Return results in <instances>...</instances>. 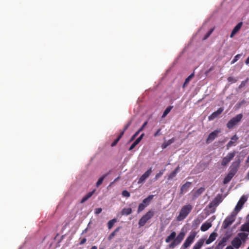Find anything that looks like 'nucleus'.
I'll return each instance as SVG.
<instances>
[{"label": "nucleus", "mask_w": 249, "mask_h": 249, "mask_svg": "<svg viewBox=\"0 0 249 249\" xmlns=\"http://www.w3.org/2000/svg\"><path fill=\"white\" fill-rule=\"evenodd\" d=\"M226 249H234L233 247L231 246H228L226 247Z\"/></svg>", "instance_id": "obj_55"}, {"label": "nucleus", "mask_w": 249, "mask_h": 249, "mask_svg": "<svg viewBox=\"0 0 249 249\" xmlns=\"http://www.w3.org/2000/svg\"><path fill=\"white\" fill-rule=\"evenodd\" d=\"M249 80V78H247L244 81H242L241 83L240 84V85L238 87V88L239 89H241L242 88L244 87V86H245L246 84H247V82Z\"/></svg>", "instance_id": "obj_41"}, {"label": "nucleus", "mask_w": 249, "mask_h": 249, "mask_svg": "<svg viewBox=\"0 0 249 249\" xmlns=\"http://www.w3.org/2000/svg\"><path fill=\"white\" fill-rule=\"evenodd\" d=\"M245 102V100H243L239 104V105H241V104L244 103Z\"/></svg>", "instance_id": "obj_62"}, {"label": "nucleus", "mask_w": 249, "mask_h": 249, "mask_svg": "<svg viewBox=\"0 0 249 249\" xmlns=\"http://www.w3.org/2000/svg\"><path fill=\"white\" fill-rule=\"evenodd\" d=\"M237 236L241 240V241L245 242L248 236V234L245 232H240L238 233Z\"/></svg>", "instance_id": "obj_31"}, {"label": "nucleus", "mask_w": 249, "mask_h": 249, "mask_svg": "<svg viewBox=\"0 0 249 249\" xmlns=\"http://www.w3.org/2000/svg\"><path fill=\"white\" fill-rule=\"evenodd\" d=\"M121 228H122V227H121V226H119V227H117V228H116V229L113 231V232H114L115 234H116V233H117V232H118L120 231V230L121 229Z\"/></svg>", "instance_id": "obj_52"}, {"label": "nucleus", "mask_w": 249, "mask_h": 249, "mask_svg": "<svg viewBox=\"0 0 249 249\" xmlns=\"http://www.w3.org/2000/svg\"><path fill=\"white\" fill-rule=\"evenodd\" d=\"M215 219V215H213L212 216L211 218H210L207 221L208 222H210V223L212 224V222Z\"/></svg>", "instance_id": "obj_50"}, {"label": "nucleus", "mask_w": 249, "mask_h": 249, "mask_svg": "<svg viewBox=\"0 0 249 249\" xmlns=\"http://www.w3.org/2000/svg\"><path fill=\"white\" fill-rule=\"evenodd\" d=\"M196 233L195 231L191 232L189 236L186 239L182 246L184 248H187L190 246L192 243L194 242L195 238L196 236Z\"/></svg>", "instance_id": "obj_7"}, {"label": "nucleus", "mask_w": 249, "mask_h": 249, "mask_svg": "<svg viewBox=\"0 0 249 249\" xmlns=\"http://www.w3.org/2000/svg\"><path fill=\"white\" fill-rule=\"evenodd\" d=\"M235 154L236 152L235 151L229 153L226 157L223 158L221 165L223 166L227 165L235 156Z\"/></svg>", "instance_id": "obj_10"}, {"label": "nucleus", "mask_w": 249, "mask_h": 249, "mask_svg": "<svg viewBox=\"0 0 249 249\" xmlns=\"http://www.w3.org/2000/svg\"><path fill=\"white\" fill-rule=\"evenodd\" d=\"M131 124H132V121L131 120H130L129 121H128L127 122V123L126 124V125L124 126L123 130L121 132H123V134H124V133L125 131H126L127 129V128Z\"/></svg>", "instance_id": "obj_39"}, {"label": "nucleus", "mask_w": 249, "mask_h": 249, "mask_svg": "<svg viewBox=\"0 0 249 249\" xmlns=\"http://www.w3.org/2000/svg\"><path fill=\"white\" fill-rule=\"evenodd\" d=\"M176 141V139L173 137L172 139L169 140L167 142H164L161 145V148L164 149L167 147L169 145L174 143Z\"/></svg>", "instance_id": "obj_22"}, {"label": "nucleus", "mask_w": 249, "mask_h": 249, "mask_svg": "<svg viewBox=\"0 0 249 249\" xmlns=\"http://www.w3.org/2000/svg\"><path fill=\"white\" fill-rule=\"evenodd\" d=\"M118 142H117L115 140L113 141V142H112V143L111 144V147H114L115 146L117 143H118Z\"/></svg>", "instance_id": "obj_53"}, {"label": "nucleus", "mask_w": 249, "mask_h": 249, "mask_svg": "<svg viewBox=\"0 0 249 249\" xmlns=\"http://www.w3.org/2000/svg\"><path fill=\"white\" fill-rule=\"evenodd\" d=\"M155 214L154 210H150L144 215H143L139 220L138 222L139 227H143L146 223Z\"/></svg>", "instance_id": "obj_3"}, {"label": "nucleus", "mask_w": 249, "mask_h": 249, "mask_svg": "<svg viewBox=\"0 0 249 249\" xmlns=\"http://www.w3.org/2000/svg\"><path fill=\"white\" fill-rule=\"evenodd\" d=\"M95 192V190H93L91 192H89L83 198L81 199L80 201L81 203H84L87 200H88L91 196L93 195Z\"/></svg>", "instance_id": "obj_25"}, {"label": "nucleus", "mask_w": 249, "mask_h": 249, "mask_svg": "<svg viewBox=\"0 0 249 249\" xmlns=\"http://www.w3.org/2000/svg\"><path fill=\"white\" fill-rule=\"evenodd\" d=\"M124 135L123 134V132H121L120 135L118 136V137L115 139V140L117 141V142H119L120 141V140L121 139V138L123 137V136Z\"/></svg>", "instance_id": "obj_49"}, {"label": "nucleus", "mask_w": 249, "mask_h": 249, "mask_svg": "<svg viewBox=\"0 0 249 249\" xmlns=\"http://www.w3.org/2000/svg\"><path fill=\"white\" fill-rule=\"evenodd\" d=\"M223 200L222 194H218L215 198L209 204L208 207L211 209L216 207Z\"/></svg>", "instance_id": "obj_6"}, {"label": "nucleus", "mask_w": 249, "mask_h": 249, "mask_svg": "<svg viewBox=\"0 0 249 249\" xmlns=\"http://www.w3.org/2000/svg\"><path fill=\"white\" fill-rule=\"evenodd\" d=\"M144 136V134L142 133L135 141L138 144L142 141Z\"/></svg>", "instance_id": "obj_43"}, {"label": "nucleus", "mask_w": 249, "mask_h": 249, "mask_svg": "<svg viewBox=\"0 0 249 249\" xmlns=\"http://www.w3.org/2000/svg\"><path fill=\"white\" fill-rule=\"evenodd\" d=\"M227 80L230 84L234 83L238 80L237 78L230 76L228 78Z\"/></svg>", "instance_id": "obj_37"}, {"label": "nucleus", "mask_w": 249, "mask_h": 249, "mask_svg": "<svg viewBox=\"0 0 249 249\" xmlns=\"http://www.w3.org/2000/svg\"><path fill=\"white\" fill-rule=\"evenodd\" d=\"M245 62H249V56L247 59V60H246Z\"/></svg>", "instance_id": "obj_64"}, {"label": "nucleus", "mask_w": 249, "mask_h": 249, "mask_svg": "<svg viewBox=\"0 0 249 249\" xmlns=\"http://www.w3.org/2000/svg\"><path fill=\"white\" fill-rule=\"evenodd\" d=\"M213 29H211V30H210L208 32H209L210 34H211L212 33V32H213Z\"/></svg>", "instance_id": "obj_59"}, {"label": "nucleus", "mask_w": 249, "mask_h": 249, "mask_svg": "<svg viewBox=\"0 0 249 249\" xmlns=\"http://www.w3.org/2000/svg\"><path fill=\"white\" fill-rule=\"evenodd\" d=\"M173 108V106H169L167 107H166V108L163 111V113L162 115L161 118H165L168 115V114L170 112V111L171 110V109Z\"/></svg>", "instance_id": "obj_33"}, {"label": "nucleus", "mask_w": 249, "mask_h": 249, "mask_svg": "<svg viewBox=\"0 0 249 249\" xmlns=\"http://www.w3.org/2000/svg\"><path fill=\"white\" fill-rule=\"evenodd\" d=\"M90 249H97V247L96 246H93Z\"/></svg>", "instance_id": "obj_58"}, {"label": "nucleus", "mask_w": 249, "mask_h": 249, "mask_svg": "<svg viewBox=\"0 0 249 249\" xmlns=\"http://www.w3.org/2000/svg\"><path fill=\"white\" fill-rule=\"evenodd\" d=\"M205 239L201 238L199 239L194 246L193 249H200L203 246Z\"/></svg>", "instance_id": "obj_27"}, {"label": "nucleus", "mask_w": 249, "mask_h": 249, "mask_svg": "<svg viewBox=\"0 0 249 249\" xmlns=\"http://www.w3.org/2000/svg\"><path fill=\"white\" fill-rule=\"evenodd\" d=\"M147 121L145 122L143 124L142 126L139 129V130L136 132H135V133L131 137V138H130V139L129 141V142H130L133 141L135 139V138L138 136V135L139 134V133L142 131L143 130V129H144L145 126L147 125Z\"/></svg>", "instance_id": "obj_17"}, {"label": "nucleus", "mask_w": 249, "mask_h": 249, "mask_svg": "<svg viewBox=\"0 0 249 249\" xmlns=\"http://www.w3.org/2000/svg\"><path fill=\"white\" fill-rule=\"evenodd\" d=\"M87 230H88V228L85 229L83 231L82 233H84L86 232L87 231Z\"/></svg>", "instance_id": "obj_61"}, {"label": "nucleus", "mask_w": 249, "mask_h": 249, "mask_svg": "<svg viewBox=\"0 0 249 249\" xmlns=\"http://www.w3.org/2000/svg\"><path fill=\"white\" fill-rule=\"evenodd\" d=\"M86 241H87L86 238H83L81 240V241L80 242L79 244H80V245H83V244H84L85 243H86Z\"/></svg>", "instance_id": "obj_51"}, {"label": "nucleus", "mask_w": 249, "mask_h": 249, "mask_svg": "<svg viewBox=\"0 0 249 249\" xmlns=\"http://www.w3.org/2000/svg\"><path fill=\"white\" fill-rule=\"evenodd\" d=\"M237 214L234 212H232L223 221L222 227L226 229L228 228L235 220V217Z\"/></svg>", "instance_id": "obj_5"}, {"label": "nucleus", "mask_w": 249, "mask_h": 249, "mask_svg": "<svg viewBox=\"0 0 249 249\" xmlns=\"http://www.w3.org/2000/svg\"><path fill=\"white\" fill-rule=\"evenodd\" d=\"M161 128H159L158 129L157 131L154 134V136L155 137H157L159 136H160V135H161Z\"/></svg>", "instance_id": "obj_44"}, {"label": "nucleus", "mask_w": 249, "mask_h": 249, "mask_svg": "<svg viewBox=\"0 0 249 249\" xmlns=\"http://www.w3.org/2000/svg\"><path fill=\"white\" fill-rule=\"evenodd\" d=\"M230 237V235H227L223 237L222 239L218 242L215 248L218 249H223V247L226 245V243L227 240L229 239Z\"/></svg>", "instance_id": "obj_14"}, {"label": "nucleus", "mask_w": 249, "mask_h": 249, "mask_svg": "<svg viewBox=\"0 0 249 249\" xmlns=\"http://www.w3.org/2000/svg\"><path fill=\"white\" fill-rule=\"evenodd\" d=\"M214 66H212L208 70L205 71L204 73L206 75V76H209L211 75V72L214 71Z\"/></svg>", "instance_id": "obj_36"}, {"label": "nucleus", "mask_w": 249, "mask_h": 249, "mask_svg": "<svg viewBox=\"0 0 249 249\" xmlns=\"http://www.w3.org/2000/svg\"><path fill=\"white\" fill-rule=\"evenodd\" d=\"M165 171V168L160 171V172L156 175L155 178H154V180H157L158 179H159L163 174Z\"/></svg>", "instance_id": "obj_35"}, {"label": "nucleus", "mask_w": 249, "mask_h": 249, "mask_svg": "<svg viewBox=\"0 0 249 249\" xmlns=\"http://www.w3.org/2000/svg\"><path fill=\"white\" fill-rule=\"evenodd\" d=\"M239 139V137L235 134L232 137H231V140L228 142L226 145L227 149H229L230 147H231L234 144L237 142Z\"/></svg>", "instance_id": "obj_15"}, {"label": "nucleus", "mask_w": 249, "mask_h": 249, "mask_svg": "<svg viewBox=\"0 0 249 249\" xmlns=\"http://www.w3.org/2000/svg\"><path fill=\"white\" fill-rule=\"evenodd\" d=\"M201 222V220L198 218H196L193 221V226H197Z\"/></svg>", "instance_id": "obj_40"}, {"label": "nucleus", "mask_w": 249, "mask_h": 249, "mask_svg": "<svg viewBox=\"0 0 249 249\" xmlns=\"http://www.w3.org/2000/svg\"><path fill=\"white\" fill-rule=\"evenodd\" d=\"M212 224L208 222L207 221L204 222L201 226L200 230L202 231H207L210 228L212 227Z\"/></svg>", "instance_id": "obj_26"}, {"label": "nucleus", "mask_w": 249, "mask_h": 249, "mask_svg": "<svg viewBox=\"0 0 249 249\" xmlns=\"http://www.w3.org/2000/svg\"><path fill=\"white\" fill-rule=\"evenodd\" d=\"M180 171V168L178 166L173 171H172L168 176V179L170 180L174 178L177 174Z\"/></svg>", "instance_id": "obj_23"}, {"label": "nucleus", "mask_w": 249, "mask_h": 249, "mask_svg": "<svg viewBox=\"0 0 249 249\" xmlns=\"http://www.w3.org/2000/svg\"><path fill=\"white\" fill-rule=\"evenodd\" d=\"M102 211V209L101 208H98L95 209L94 213L96 214H98L100 213Z\"/></svg>", "instance_id": "obj_47"}, {"label": "nucleus", "mask_w": 249, "mask_h": 249, "mask_svg": "<svg viewBox=\"0 0 249 249\" xmlns=\"http://www.w3.org/2000/svg\"><path fill=\"white\" fill-rule=\"evenodd\" d=\"M145 208H146V206L145 205H144L142 203H140L138 206V210H137L138 213H141Z\"/></svg>", "instance_id": "obj_38"}, {"label": "nucleus", "mask_w": 249, "mask_h": 249, "mask_svg": "<svg viewBox=\"0 0 249 249\" xmlns=\"http://www.w3.org/2000/svg\"><path fill=\"white\" fill-rule=\"evenodd\" d=\"M154 196L153 195H151L148 196L146 198H144L142 202V203L146 206V207L148 206L151 202V201L153 199Z\"/></svg>", "instance_id": "obj_24"}, {"label": "nucleus", "mask_w": 249, "mask_h": 249, "mask_svg": "<svg viewBox=\"0 0 249 249\" xmlns=\"http://www.w3.org/2000/svg\"><path fill=\"white\" fill-rule=\"evenodd\" d=\"M114 183V182H113V181L112 182H111L110 184L109 185V186H111L113 185V184Z\"/></svg>", "instance_id": "obj_63"}, {"label": "nucleus", "mask_w": 249, "mask_h": 249, "mask_svg": "<svg viewBox=\"0 0 249 249\" xmlns=\"http://www.w3.org/2000/svg\"><path fill=\"white\" fill-rule=\"evenodd\" d=\"M115 235H116V234L113 231L108 236V240H111Z\"/></svg>", "instance_id": "obj_48"}, {"label": "nucleus", "mask_w": 249, "mask_h": 249, "mask_svg": "<svg viewBox=\"0 0 249 249\" xmlns=\"http://www.w3.org/2000/svg\"><path fill=\"white\" fill-rule=\"evenodd\" d=\"M144 249V246H141L138 248V249Z\"/></svg>", "instance_id": "obj_57"}, {"label": "nucleus", "mask_w": 249, "mask_h": 249, "mask_svg": "<svg viewBox=\"0 0 249 249\" xmlns=\"http://www.w3.org/2000/svg\"><path fill=\"white\" fill-rule=\"evenodd\" d=\"M195 74L194 72L191 73L190 75H189L185 80L184 84L182 86V88H184L186 85H187L189 82L191 80V79L194 77Z\"/></svg>", "instance_id": "obj_29"}, {"label": "nucleus", "mask_w": 249, "mask_h": 249, "mask_svg": "<svg viewBox=\"0 0 249 249\" xmlns=\"http://www.w3.org/2000/svg\"><path fill=\"white\" fill-rule=\"evenodd\" d=\"M192 206L190 204H187L183 206L180 211L177 219L181 221L185 218L192 210Z\"/></svg>", "instance_id": "obj_2"}, {"label": "nucleus", "mask_w": 249, "mask_h": 249, "mask_svg": "<svg viewBox=\"0 0 249 249\" xmlns=\"http://www.w3.org/2000/svg\"><path fill=\"white\" fill-rule=\"evenodd\" d=\"M217 236V233L213 232L209 236V238L206 241V244H209L214 241Z\"/></svg>", "instance_id": "obj_21"}, {"label": "nucleus", "mask_w": 249, "mask_h": 249, "mask_svg": "<svg viewBox=\"0 0 249 249\" xmlns=\"http://www.w3.org/2000/svg\"><path fill=\"white\" fill-rule=\"evenodd\" d=\"M221 132L220 129H216L210 133L206 140V143H209L213 141L216 137H217L218 134Z\"/></svg>", "instance_id": "obj_11"}, {"label": "nucleus", "mask_w": 249, "mask_h": 249, "mask_svg": "<svg viewBox=\"0 0 249 249\" xmlns=\"http://www.w3.org/2000/svg\"><path fill=\"white\" fill-rule=\"evenodd\" d=\"M231 243L232 244V246L234 248H235L236 249H238L240 247L242 244V241L238 237H236L233 238Z\"/></svg>", "instance_id": "obj_16"}, {"label": "nucleus", "mask_w": 249, "mask_h": 249, "mask_svg": "<svg viewBox=\"0 0 249 249\" xmlns=\"http://www.w3.org/2000/svg\"><path fill=\"white\" fill-rule=\"evenodd\" d=\"M224 110L223 107H219L216 111L213 112L212 114H211L208 117L209 121L213 120L214 119L217 118L219 115H220Z\"/></svg>", "instance_id": "obj_13"}, {"label": "nucleus", "mask_w": 249, "mask_h": 249, "mask_svg": "<svg viewBox=\"0 0 249 249\" xmlns=\"http://www.w3.org/2000/svg\"><path fill=\"white\" fill-rule=\"evenodd\" d=\"M240 231L243 232H249V222L243 224L241 226Z\"/></svg>", "instance_id": "obj_28"}, {"label": "nucleus", "mask_w": 249, "mask_h": 249, "mask_svg": "<svg viewBox=\"0 0 249 249\" xmlns=\"http://www.w3.org/2000/svg\"><path fill=\"white\" fill-rule=\"evenodd\" d=\"M152 167L148 169L144 174H143L139 178L138 183H142L144 182L145 179L149 177L152 172Z\"/></svg>", "instance_id": "obj_12"}, {"label": "nucleus", "mask_w": 249, "mask_h": 249, "mask_svg": "<svg viewBox=\"0 0 249 249\" xmlns=\"http://www.w3.org/2000/svg\"><path fill=\"white\" fill-rule=\"evenodd\" d=\"M122 195L123 196L126 197H128L130 196L129 192L128 191H127V190L123 191V192L122 193Z\"/></svg>", "instance_id": "obj_42"}, {"label": "nucleus", "mask_w": 249, "mask_h": 249, "mask_svg": "<svg viewBox=\"0 0 249 249\" xmlns=\"http://www.w3.org/2000/svg\"><path fill=\"white\" fill-rule=\"evenodd\" d=\"M248 199V197L245 195H243L241 196V197L240 198L238 202L236 204L234 211L233 212H234L236 214L238 213L240 211V210L242 209L243 205L247 201Z\"/></svg>", "instance_id": "obj_8"}, {"label": "nucleus", "mask_w": 249, "mask_h": 249, "mask_svg": "<svg viewBox=\"0 0 249 249\" xmlns=\"http://www.w3.org/2000/svg\"><path fill=\"white\" fill-rule=\"evenodd\" d=\"M191 185V182L189 181L186 182L184 184H183L180 188V193L183 194L186 193L188 189L190 187Z\"/></svg>", "instance_id": "obj_18"}, {"label": "nucleus", "mask_w": 249, "mask_h": 249, "mask_svg": "<svg viewBox=\"0 0 249 249\" xmlns=\"http://www.w3.org/2000/svg\"><path fill=\"white\" fill-rule=\"evenodd\" d=\"M213 29H211V30H210L208 32H209L210 34H211L212 33V32H213Z\"/></svg>", "instance_id": "obj_60"}, {"label": "nucleus", "mask_w": 249, "mask_h": 249, "mask_svg": "<svg viewBox=\"0 0 249 249\" xmlns=\"http://www.w3.org/2000/svg\"><path fill=\"white\" fill-rule=\"evenodd\" d=\"M243 118V114L242 113L238 114L235 116L231 118L228 121L226 125L229 129H232L234 126L237 125L241 121Z\"/></svg>", "instance_id": "obj_4"}, {"label": "nucleus", "mask_w": 249, "mask_h": 249, "mask_svg": "<svg viewBox=\"0 0 249 249\" xmlns=\"http://www.w3.org/2000/svg\"><path fill=\"white\" fill-rule=\"evenodd\" d=\"M205 190V189L204 187H200L197 190H196L194 193L195 197H198L204 192Z\"/></svg>", "instance_id": "obj_32"}, {"label": "nucleus", "mask_w": 249, "mask_h": 249, "mask_svg": "<svg viewBox=\"0 0 249 249\" xmlns=\"http://www.w3.org/2000/svg\"><path fill=\"white\" fill-rule=\"evenodd\" d=\"M237 172L236 168H232L230 170L228 175L225 177L223 180V184H226L229 183Z\"/></svg>", "instance_id": "obj_9"}, {"label": "nucleus", "mask_w": 249, "mask_h": 249, "mask_svg": "<svg viewBox=\"0 0 249 249\" xmlns=\"http://www.w3.org/2000/svg\"><path fill=\"white\" fill-rule=\"evenodd\" d=\"M243 23L242 22H240L238 23L233 29L231 35L230 37H232L234 36V35L237 33L241 29Z\"/></svg>", "instance_id": "obj_19"}, {"label": "nucleus", "mask_w": 249, "mask_h": 249, "mask_svg": "<svg viewBox=\"0 0 249 249\" xmlns=\"http://www.w3.org/2000/svg\"><path fill=\"white\" fill-rule=\"evenodd\" d=\"M132 209L131 208H124L121 211V213L124 215H128L132 213Z\"/></svg>", "instance_id": "obj_30"}, {"label": "nucleus", "mask_w": 249, "mask_h": 249, "mask_svg": "<svg viewBox=\"0 0 249 249\" xmlns=\"http://www.w3.org/2000/svg\"><path fill=\"white\" fill-rule=\"evenodd\" d=\"M211 34H210L209 32L207 33V34L205 36L204 39H207Z\"/></svg>", "instance_id": "obj_54"}, {"label": "nucleus", "mask_w": 249, "mask_h": 249, "mask_svg": "<svg viewBox=\"0 0 249 249\" xmlns=\"http://www.w3.org/2000/svg\"><path fill=\"white\" fill-rule=\"evenodd\" d=\"M138 144V143L135 142L134 141L132 144L131 145V146H130V147L128 149V150L129 151H130V150H132L133 148H135V147Z\"/></svg>", "instance_id": "obj_46"}, {"label": "nucleus", "mask_w": 249, "mask_h": 249, "mask_svg": "<svg viewBox=\"0 0 249 249\" xmlns=\"http://www.w3.org/2000/svg\"><path fill=\"white\" fill-rule=\"evenodd\" d=\"M111 170H109L107 173L104 174L101 177H100L98 179V181H97V182L96 183V187H99L100 185H101L102 184L104 179L107 176H108L111 173Z\"/></svg>", "instance_id": "obj_20"}, {"label": "nucleus", "mask_w": 249, "mask_h": 249, "mask_svg": "<svg viewBox=\"0 0 249 249\" xmlns=\"http://www.w3.org/2000/svg\"><path fill=\"white\" fill-rule=\"evenodd\" d=\"M241 56H242V54H238L236 55L234 57V58H233V59L232 60L231 62H236L237 61H238L239 60V58H240Z\"/></svg>", "instance_id": "obj_45"}, {"label": "nucleus", "mask_w": 249, "mask_h": 249, "mask_svg": "<svg viewBox=\"0 0 249 249\" xmlns=\"http://www.w3.org/2000/svg\"><path fill=\"white\" fill-rule=\"evenodd\" d=\"M117 220L116 218H113L110 220H109L107 223V227L109 229H110L112 228L114 224L116 222Z\"/></svg>", "instance_id": "obj_34"}, {"label": "nucleus", "mask_w": 249, "mask_h": 249, "mask_svg": "<svg viewBox=\"0 0 249 249\" xmlns=\"http://www.w3.org/2000/svg\"><path fill=\"white\" fill-rule=\"evenodd\" d=\"M185 232L184 231H181L176 236V233L175 231H173L171 232L170 234L167 236L165 239L166 243H169L170 241H173L169 245V247L171 249L174 248L177 246L179 245L185 236Z\"/></svg>", "instance_id": "obj_1"}, {"label": "nucleus", "mask_w": 249, "mask_h": 249, "mask_svg": "<svg viewBox=\"0 0 249 249\" xmlns=\"http://www.w3.org/2000/svg\"><path fill=\"white\" fill-rule=\"evenodd\" d=\"M120 178V176H118L117 178H116L114 180H113V182L117 181Z\"/></svg>", "instance_id": "obj_56"}]
</instances>
